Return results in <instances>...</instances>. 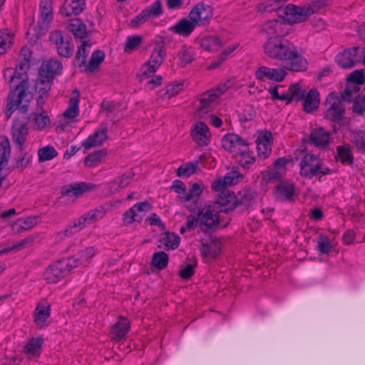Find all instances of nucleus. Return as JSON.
<instances>
[{
    "label": "nucleus",
    "instance_id": "nucleus-1",
    "mask_svg": "<svg viewBox=\"0 0 365 365\" xmlns=\"http://www.w3.org/2000/svg\"><path fill=\"white\" fill-rule=\"evenodd\" d=\"M19 61L15 71L7 68L4 73V78L9 80L10 88L5 110L7 119L17 110L22 113H26L33 98L29 91L30 84L27 76L30 63L21 60Z\"/></svg>",
    "mask_w": 365,
    "mask_h": 365
},
{
    "label": "nucleus",
    "instance_id": "nucleus-2",
    "mask_svg": "<svg viewBox=\"0 0 365 365\" xmlns=\"http://www.w3.org/2000/svg\"><path fill=\"white\" fill-rule=\"evenodd\" d=\"M288 0H269L261 5L260 9L265 12L276 11L284 21L297 24L307 21L314 13L327 6L324 0H316L307 3L301 6L292 4L284 5L282 2Z\"/></svg>",
    "mask_w": 365,
    "mask_h": 365
},
{
    "label": "nucleus",
    "instance_id": "nucleus-3",
    "mask_svg": "<svg viewBox=\"0 0 365 365\" xmlns=\"http://www.w3.org/2000/svg\"><path fill=\"white\" fill-rule=\"evenodd\" d=\"M264 53L273 59L284 61V68L291 71L303 72L307 68V59L289 47H264Z\"/></svg>",
    "mask_w": 365,
    "mask_h": 365
},
{
    "label": "nucleus",
    "instance_id": "nucleus-4",
    "mask_svg": "<svg viewBox=\"0 0 365 365\" xmlns=\"http://www.w3.org/2000/svg\"><path fill=\"white\" fill-rule=\"evenodd\" d=\"M40 11L38 24L30 26L26 33V37L31 44L36 43V41L43 36L49 28V24L53 19L52 1L41 0Z\"/></svg>",
    "mask_w": 365,
    "mask_h": 365
},
{
    "label": "nucleus",
    "instance_id": "nucleus-5",
    "mask_svg": "<svg viewBox=\"0 0 365 365\" xmlns=\"http://www.w3.org/2000/svg\"><path fill=\"white\" fill-rule=\"evenodd\" d=\"M333 171L327 167L319 155L307 153L300 163V175L308 179L330 175Z\"/></svg>",
    "mask_w": 365,
    "mask_h": 365
},
{
    "label": "nucleus",
    "instance_id": "nucleus-6",
    "mask_svg": "<svg viewBox=\"0 0 365 365\" xmlns=\"http://www.w3.org/2000/svg\"><path fill=\"white\" fill-rule=\"evenodd\" d=\"M79 259L67 258L58 260L49 266L44 272L43 277L48 283H56L63 278L73 268L78 266Z\"/></svg>",
    "mask_w": 365,
    "mask_h": 365
},
{
    "label": "nucleus",
    "instance_id": "nucleus-7",
    "mask_svg": "<svg viewBox=\"0 0 365 365\" xmlns=\"http://www.w3.org/2000/svg\"><path fill=\"white\" fill-rule=\"evenodd\" d=\"M228 208L225 210L219 209V207L209 206L202 209L199 212L200 226L202 231L207 232L211 229H214L219 225V212L228 211Z\"/></svg>",
    "mask_w": 365,
    "mask_h": 365
},
{
    "label": "nucleus",
    "instance_id": "nucleus-8",
    "mask_svg": "<svg viewBox=\"0 0 365 365\" xmlns=\"http://www.w3.org/2000/svg\"><path fill=\"white\" fill-rule=\"evenodd\" d=\"M325 118L340 123L343 120L345 108L341 101L332 93L329 94L325 102Z\"/></svg>",
    "mask_w": 365,
    "mask_h": 365
},
{
    "label": "nucleus",
    "instance_id": "nucleus-9",
    "mask_svg": "<svg viewBox=\"0 0 365 365\" xmlns=\"http://www.w3.org/2000/svg\"><path fill=\"white\" fill-rule=\"evenodd\" d=\"M222 148L229 152L237 155L240 152L245 153L249 145L246 140L235 133L225 135L221 140Z\"/></svg>",
    "mask_w": 365,
    "mask_h": 365
},
{
    "label": "nucleus",
    "instance_id": "nucleus-10",
    "mask_svg": "<svg viewBox=\"0 0 365 365\" xmlns=\"http://www.w3.org/2000/svg\"><path fill=\"white\" fill-rule=\"evenodd\" d=\"M360 48L365 47H349L336 57L338 64L343 68H351L360 62Z\"/></svg>",
    "mask_w": 365,
    "mask_h": 365
},
{
    "label": "nucleus",
    "instance_id": "nucleus-11",
    "mask_svg": "<svg viewBox=\"0 0 365 365\" xmlns=\"http://www.w3.org/2000/svg\"><path fill=\"white\" fill-rule=\"evenodd\" d=\"M257 197V193L254 190H245L239 192L238 196L235 197L232 205L228 207L229 210H233L239 208L240 211L246 210L250 206L255 203Z\"/></svg>",
    "mask_w": 365,
    "mask_h": 365
},
{
    "label": "nucleus",
    "instance_id": "nucleus-12",
    "mask_svg": "<svg viewBox=\"0 0 365 365\" xmlns=\"http://www.w3.org/2000/svg\"><path fill=\"white\" fill-rule=\"evenodd\" d=\"M95 185L86 182H76L65 185L61 187V194L62 196L79 197L84 193L93 190Z\"/></svg>",
    "mask_w": 365,
    "mask_h": 365
},
{
    "label": "nucleus",
    "instance_id": "nucleus-13",
    "mask_svg": "<svg viewBox=\"0 0 365 365\" xmlns=\"http://www.w3.org/2000/svg\"><path fill=\"white\" fill-rule=\"evenodd\" d=\"M212 17V7L202 3L195 6L189 14L190 19L193 21L197 24V26L205 24Z\"/></svg>",
    "mask_w": 365,
    "mask_h": 365
},
{
    "label": "nucleus",
    "instance_id": "nucleus-14",
    "mask_svg": "<svg viewBox=\"0 0 365 365\" xmlns=\"http://www.w3.org/2000/svg\"><path fill=\"white\" fill-rule=\"evenodd\" d=\"M222 242L215 236L210 235L208 240H201L200 252L205 257L216 258L221 253Z\"/></svg>",
    "mask_w": 365,
    "mask_h": 365
},
{
    "label": "nucleus",
    "instance_id": "nucleus-15",
    "mask_svg": "<svg viewBox=\"0 0 365 365\" xmlns=\"http://www.w3.org/2000/svg\"><path fill=\"white\" fill-rule=\"evenodd\" d=\"M255 78L261 81L271 80L282 82L287 76V72L282 68H270L267 66H260L255 71Z\"/></svg>",
    "mask_w": 365,
    "mask_h": 365
},
{
    "label": "nucleus",
    "instance_id": "nucleus-16",
    "mask_svg": "<svg viewBox=\"0 0 365 365\" xmlns=\"http://www.w3.org/2000/svg\"><path fill=\"white\" fill-rule=\"evenodd\" d=\"M276 198L282 202L293 201L295 194V185L288 180H281L275 187Z\"/></svg>",
    "mask_w": 365,
    "mask_h": 365
},
{
    "label": "nucleus",
    "instance_id": "nucleus-17",
    "mask_svg": "<svg viewBox=\"0 0 365 365\" xmlns=\"http://www.w3.org/2000/svg\"><path fill=\"white\" fill-rule=\"evenodd\" d=\"M62 64L57 60L50 59L43 62L41 64L38 74L41 78H48L50 80L53 78L61 73Z\"/></svg>",
    "mask_w": 365,
    "mask_h": 365
},
{
    "label": "nucleus",
    "instance_id": "nucleus-18",
    "mask_svg": "<svg viewBox=\"0 0 365 365\" xmlns=\"http://www.w3.org/2000/svg\"><path fill=\"white\" fill-rule=\"evenodd\" d=\"M258 155L267 158L272 152V135L270 131L265 130L259 134L256 140Z\"/></svg>",
    "mask_w": 365,
    "mask_h": 365
},
{
    "label": "nucleus",
    "instance_id": "nucleus-19",
    "mask_svg": "<svg viewBox=\"0 0 365 365\" xmlns=\"http://www.w3.org/2000/svg\"><path fill=\"white\" fill-rule=\"evenodd\" d=\"M52 81V80H50L48 78H41V76H39L36 81L35 91L37 93H38V96L36 98V102L38 106L41 107V109H42V106L48 98V92L51 90Z\"/></svg>",
    "mask_w": 365,
    "mask_h": 365
},
{
    "label": "nucleus",
    "instance_id": "nucleus-20",
    "mask_svg": "<svg viewBox=\"0 0 365 365\" xmlns=\"http://www.w3.org/2000/svg\"><path fill=\"white\" fill-rule=\"evenodd\" d=\"M192 139L200 146H205L210 143V133L207 125L202 123L198 122L191 131Z\"/></svg>",
    "mask_w": 365,
    "mask_h": 365
},
{
    "label": "nucleus",
    "instance_id": "nucleus-21",
    "mask_svg": "<svg viewBox=\"0 0 365 365\" xmlns=\"http://www.w3.org/2000/svg\"><path fill=\"white\" fill-rule=\"evenodd\" d=\"M28 126L26 122H21L15 120L11 128V135L13 140L19 145V149L21 150L23 145L26 140L28 135Z\"/></svg>",
    "mask_w": 365,
    "mask_h": 365
},
{
    "label": "nucleus",
    "instance_id": "nucleus-22",
    "mask_svg": "<svg viewBox=\"0 0 365 365\" xmlns=\"http://www.w3.org/2000/svg\"><path fill=\"white\" fill-rule=\"evenodd\" d=\"M309 140L319 148H326L331 142V133L322 127L312 130Z\"/></svg>",
    "mask_w": 365,
    "mask_h": 365
},
{
    "label": "nucleus",
    "instance_id": "nucleus-23",
    "mask_svg": "<svg viewBox=\"0 0 365 365\" xmlns=\"http://www.w3.org/2000/svg\"><path fill=\"white\" fill-rule=\"evenodd\" d=\"M85 9L84 0H64V4L60 9V13L66 17L78 15Z\"/></svg>",
    "mask_w": 365,
    "mask_h": 365
},
{
    "label": "nucleus",
    "instance_id": "nucleus-24",
    "mask_svg": "<svg viewBox=\"0 0 365 365\" xmlns=\"http://www.w3.org/2000/svg\"><path fill=\"white\" fill-rule=\"evenodd\" d=\"M130 324L129 321L123 317H120L118 322L112 327V339L118 341L126 336L129 332Z\"/></svg>",
    "mask_w": 365,
    "mask_h": 365
},
{
    "label": "nucleus",
    "instance_id": "nucleus-25",
    "mask_svg": "<svg viewBox=\"0 0 365 365\" xmlns=\"http://www.w3.org/2000/svg\"><path fill=\"white\" fill-rule=\"evenodd\" d=\"M51 315L50 304L45 300L41 301L36 306L34 314V320L36 325L43 327Z\"/></svg>",
    "mask_w": 365,
    "mask_h": 365
},
{
    "label": "nucleus",
    "instance_id": "nucleus-26",
    "mask_svg": "<svg viewBox=\"0 0 365 365\" xmlns=\"http://www.w3.org/2000/svg\"><path fill=\"white\" fill-rule=\"evenodd\" d=\"M107 139V129L103 128L96 130L93 135H89L86 140L82 141L81 145L86 150L101 145Z\"/></svg>",
    "mask_w": 365,
    "mask_h": 365
},
{
    "label": "nucleus",
    "instance_id": "nucleus-27",
    "mask_svg": "<svg viewBox=\"0 0 365 365\" xmlns=\"http://www.w3.org/2000/svg\"><path fill=\"white\" fill-rule=\"evenodd\" d=\"M304 110L311 113L317 110L319 106V93L315 88L311 89L304 98Z\"/></svg>",
    "mask_w": 365,
    "mask_h": 365
},
{
    "label": "nucleus",
    "instance_id": "nucleus-28",
    "mask_svg": "<svg viewBox=\"0 0 365 365\" xmlns=\"http://www.w3.org/2000/svg\"><path fill=\"white\" fill-rule=\"evenodd\" d=\"M197 24L191 19H182L170 29L182 36H188L195 29Z\"/></svg>",
    "mask_w": 365,
    "mask_h": 365
},
{
    "label": "nucleus",
    "instance_id": "nucleus-29",
    "mask_svg": "<svg viewBox=\"0 0 365 365\" xmlns=\"http://www.w3.org/2000/svg\"><path fill=\"white\" fill-rule=\"evenodd\" d=\"M133 176V173H128L116 178L108 184L110 191L111 192H116L120 189L128 186L132 182Z\"/></svg>",
    "mask_w": 365,
    "mask_h": 365
},
{
    "label": "nucleus",
    "instance_id": "nucleus-30",
    "mask_svg": "<svg viewBox=\"0 0 365 365\" xmlns=\"http://www.w3.org/2000/svg\"><path fill=\"white\" fill-rule=\"evenodd\" d=\"M337 155L336 160L340 161L343 165H354V158L351 151V148L349 145H339L336 148Z\"/></svg>",
    "mask_w": 365,
    "mask_h": 365
},
{
    "label": "nucleus",
    "instance_id": "nucleus-31",
    "mask_svg": "<svg viewBox=\"0 0 365 365\" xmlns=\"http://www.w3.org/2000/svg\"><path fill=\"white\" fill-rule=\"evenodd\" d=\"M80 100V93L78 90H73L69 101V106L64 112V116L66 118H73L78 115V104Z\"/></svg>",
    "mask_w": 365,
    "mask_h": 365
},
{
    "label": "nucleus",
    "instance_id": "nucleus-32",
    "mask_svg": "<svg viewBox=\"0 0 365 365\" xmlns=\"http://www.w3.org/2000/svg\"><path fill=\"white\" fill-rule=\"evenodd\" d=\"M285 93V96L287 98L285 99L286 104L289 105L292 101H301L304 98L305 92L301 88V86L297 83L292 84L287 93Z\"/></svg>",
    "mask_w": 365,
    "mask_h": 365
},
{
    "label": "nucleus",
    "instance_id": "nucleus-33",
    "mask_svg": "<svg viewBox=\"0 0 365 365\" xmlns=\"http://www.w3.org/2000/svg\"><path fill=\"white\" fill-rule=\"evenodd\" d=\"M67 29L76 38L83 39L87 35L86 26L79 19H71Z\"/></svg>",
    "mask_w": 365,
    "mask_h": 365
},
{
    "label": "nucleus",
    "instance_id": "nucleus-34",
    "mask_svg": "<svg viewBox=\"0 0 365 365\" xmlns=\"http://www.w3.org/2000/svg\"><path fill=\"white\" fill-rule=\"evenodd\" d=\"M105 53L101 50H96L85 67V72L93 73L99 68L100 64L104 61Z\"/></svg>",
    "mask_w": 365,
    "mask_h": 365
},
{
    "label": "nucleus",
    "instance_id": "nucleus-35",
    "mask_svg": "<svg viewBox=\"0 0 365 365\" xmlns=\"http://www.w3.org/2000/svg\"><path fill=\"white\" fill-rule=\"evenodd\" d=\"M168 250H174L180 245V238L173 232H166L163 233L160 240Z\"/></svg>",
    "mask_w": 365,
    "mask_h": 365
},
{
    "label": "nucleus",
    "instance_id": "nucleus-36",
    "mask_svg": "<svg viewBox=\"0 0 365 365\" xmlns=\"http://www.w3.org/2000/svg\"><path fill=\"white\" fill-rule=\"evenodd\" d=\"M43 339L41 338H32L25 346L26 354L29 357L39 356L42 348Z\"/></svg>",
    "mask_w": 365,
    "mask_h": 365
},
{
    "label": "nucleus",
    "instance_id": "nucleus-37",
    "mask_svg": "<svg viewBox=\"0 0 365 365\" xmlns=\"http://www.w3.org/2000/svg\"><path fill=\"white\" fill-rule=\"evenodd\" d=\"M107 155L106 149H102L88 155L84 160L85 165L88 168L97 166Z\"/></svg>",
    "mask_w": 365,
    "mask_h": 365
},
{
    "label": "nucleus",
    "instance_id": "nucleus-38",
    "mask_svg": "<svg viewBox=\"0 0 365 365\" xmlns=\"http://www.w3.org/2000/svg\"><path fill=\"white\" fill-rule=\"evenodd\" d=\"M217 99V96L215 94L214 90H209L203 93L199 98L200 105L198 106L199 110H208L211 104Z\"/></svg>",
    "mask_w": 365,
    "mask_h": 365
},
{
    "label": "nucleus",
    "instance_id": "nucleus-39",
    "mask_svg": "<svg viewBox=\"0 0 365 365\" xmlns=\"http://www.w3.org/2000/svg\"><path fill=\"white\" fill-rule=\"evenodd\" d=\"M71 40L69 34L61 31H54L50 34V42L56 46H68Z\"/></svg>",
    "mask_w": 365,
    "mask_h": 365
},
{
    "label": "nucleus",
    "instance_id": "nucleus-40",
    "mask_svg": "<svg viewBox=\"0 0 365 365\" xmlns=\"http://www.w3.org/2000/svg\"><path fill=\"white\" fill-rule=\"evenodd\" d=\"M11 154V147L9 139L4 136H0V163H8Z\"/></svg>",
    "mask_w": 365,
    "mask_h": 365
},
{
    "label": "nucleus",
    "instance_id": "nucleus-41",
    "mask_svg": "<svg viewBox=\"0 0 365 365\" xmlns=\"http://www.w3.org/2000/svg\"><path fill=\"white\" fill-rule=\"evenodd\" d=\"M169 257L163 251L155 252L152 257V265L158 269H165L168 264Z\"/></svg>",
    "mask_w": 365,
    "mask_h": 365
},
{
    "label": "nucleus",
    "instance_id": "nucleus-42",
    "mask_svg": "<svg viewBox=\"0 0 365 365\" xmlns=\"http://www.w3.org/2000/svg\"><path fill=\"white\" fill-rule=\"evenodd\" d=\"M58 155L57 150L52 145H47L38 150L39 162L51 160Z\"/></svg>",
    "mask_w": 365,
    "mask_h": 365
},
{
    "label": "nucleus",
    "instance_id": "nucleus-43",
    "mask_svg": "<svg viewBox=\"0 0 365 365\" xmlns=\"http://www.w3.org/2000/svg\"><path fill=\"white\" fill-rule=\"evenodd\" d=\"M317 250L320 254L329 255L333 250L330 239L323 235H320L317 240Z\"/></svg>",
    "mask_w": 365,
    "mask_h": 365
},
{
    "label": "nucleus",
    "instance_id": "nucleus-44",
    "mask_svg": "<svg viewBox=\"0 0 365 365\" xmlns=\"http://www.w3.org/2000/svg\"><path fill=\"white\" fill-rule=\"evenodd\" d=\"M235 200V196L233 192H230L229 190L222 191L217 194L214 206L215 207V205H219L220 207H224L230 204L229 206L230 207Z\"/></svg>",
    "mask_w": 365,
    "mask_h": 365
},
{
    "label": "nucleus",
    "instance_id": "nucleus-45",
    "mask_svg": "<svg viewBox=\"0 0 365 365\" xmlns=\"http://www.w3.org/2000/svg\"><path fill=\"white\" fill-rule=\"evenodd\" d=\"M120 106L115 101L103 100L101 103V112L107 117L118 113Z\"/></svg>",
    "mask_w": 365,
    "mask_h": 365
},
{
    "label": "nucleus",
    "instance_id": "nucleus-46",
    "mask_svg": "<svg viewBox=\"0 0 365 365\" xmlns=\"http://www.w3.org/2000/svg\"><path fill=\"white\" fill-rule=\"evenodd\" d=\"M235 155L238 159L240 165L244 168H249L255 162V158L250 154L249 145H247V150L245 153L240 152Z\"/></svg>",
    "mask_w": 365,
    "mask_h": 365
},
{
    "label": "nucleus",
    "instance_id": "nucleus-47",
    "mask_svg": "<svg viewBox=\"0 0 365 365\" xmlns=\"http://www.w3.org/2000/svg\"><path fill=\"white\" fill-rule=\"evenodd\" d=\"M143 11L149 19L151 18H157L160 16L163 13L161 1L156 0L150 6L143 9Z\"/></svg>",
    "mask_w": 365,
    "mask_h": 365
},
{
    "label": "nucleus",
    "instance_id": "nucleus-48",
    "mask_svg": "<svg viewBox=\"0 0 365 365\" xmlns=\"http://www.w3.org/2000/svg\"><path fill=\"white\" fill-rule=\"evenodd\" d=\"M165 56L166 51L163 47L155 48L153 51L148 62L158 68L163 62Z\"/></svg>",
    "mask_w": 365,
    "mask_h": 365
},
{
    "label": "nucleus",
    "instance_id": "nucleus-49",
    "mask_svg": "<svg viewBox=\"0 0 365 365\" xmlns=\"http://www.w3.org/2000/svg\"><path fill=\"white\" fill-rule=\"evenodd\" d=\"M280 26L281 24L274 19L266 22L263 26L262 31L267 34L269 39H272L274 36L278 35V29Z\"/></svg>",
    "mask_w": 365,
    "mask_h": 365
},
{
    "label": "nucleus",
    "instance_id": "nucleus-50",
    "mask_svg": "<svg viewBox=\"0 0 365 365\" xmlns=\"http://www.w3.org/2000/svg\"><path fill=\"white\" fill-rule=\"evenodd\" d=\"M202 190L201 186L198 182H195L192 185L189 191L187 190L185 201L186 202H196L200 196Z\"/></svg>",
    "mask_w": 365,
    "mask_h": 365
},
{
    "label": "nucleus",
    "instance_id": "nucleus-51",
    "mask_svg": "<svg viewBox=\"0 0 365 365\" xmlns=\"http://www.w3.org/2000/svg\"><path fill=\"white\" fill-rule=\"evenodd\" d=\"M96 254V250L93 247H86L84 250L78 253L76 256L72 257L73 259H79L78 261V266L83 262H87L90 258Z\"/></svg>",
    "mask_w": 365,
    "mask_h": 365
},
{
    "label": "nucleus",
    "instance_id": "nucleus-52",
    "mask_svg": "<svg viewBox=\"0 0 365 365\" xmlns=\"http://www.w3.org/2000/svg\"><path fill=\"white\" fill-rule=\"evenodd\" d=\"M236 47H227L220 54L219 58L214 61L209 66L208 69H215L224 62L228 56L235 51Z\"/></svg>",
    "mask_w": 365,
    "mask_h": 365
},
{
    "label": "nucleus",
    "instance_id": "nucleus-53",
    "mask_svg": "<svg viewBox=\"0 0 365 365\" xmlns=\"http://www.w3.org/2000/svg\"><path fill=\"white\" fill-rule=\"evenodd\" d=\"M33 158V155L29 152L22 153L21 156L15 160V164L14 168L21 169V170L26 168L31 163Z\"/></svg>",
    "mask_w": 365,
    "mask_h": 365
},
{
    "label": "nucleus",
    "instance_id": "nucleus-54",
    "mask_svg": "<svg viewBox=\"0 0 365 365\" xmlns=\"http://www.w3.org/2000/svg\"><path fill=\"white\" fill-rule=\"evenodd\" d=\"M15 35L8 29L0 30V46L14 44Z\"/></svg>",
    "mask_w": 365,
    "mask_h": 365
},
{
    "label": "nucleus",
    "instance_id": "nucleus-55",
    "mask_svg": "<svg viewBox=\"0 0 365 365\" xmlns=\"http://www.w3.org/2000/svg\"><path fill=\"white\" fill-rule=\"evenodd\" d=\"M197 163H186L181 165L177 171V175L179 177H190L196 172Z\"/></svg>",
    "mask_w": 365,
    "mask_h": 365
},
{
    "label": "nucleus",
    "instance_id": "nucleus-56",
    "mask_svg": "<svg viewBox=\"0 0 365 365\" xmlns=\"http://www.w3.org/2000/svg\"><path fill=\"white\" fill-rule=\"evenodd\" d=\"M34 120L38 130L44 129L50 123L49 117L45 112L41 113H34Z\"/></svg>",
    "mask_w": 365,
    "mask_h": 365
},
{
    "label": "nucleus",
    "instance_id": "nucleus-57",
    "mask_svg": "<svg viewBox=\"0 0 365 365\" xmlns=\"http://www.w3.org/2000/svg\"><path fill=\"white\" fill-rule=\"evenodd\" d=\"M243 178L242 175H241L240 173L237 171H230L227 173L223 180L225 181L224 183L226 184V185H235L238 183L240 180H242Z\"/></svg>",
    "mask_w": 365,
    "mask_h": 365
},
{
    "label": "nucleus",
    "instance_id": "nucleus-58",
    "mask_svg": "<svg viewBox=\"0 0 365 365\" xmlns=\"http://www.w3.org/2000/svg\"><path fill=\"white\" fill-rule=\"evenodd\" d=\"M123 220L125 224L129 225L135 221H141L142 215L135 212L131 207L124 213Z\"/></svg>",
    "mask_w": 365,
    "mask_h": 365
},
{
    "label": "nucleus",
    "instance_id": "nucleus-59",
    "mask_svg": "<svg viewBox=\"0 0 365 365\" xmlns=\"http://www.w3.org/2000/svg\"><path fill=\"white\" fill-rule=\"evenodd\" d=\"M171 189L179 195L180 198L185 201L187 188L184 182L179 180H175L173 182Z\"/></svg>",
    "mask_w": 365,
    "mask_h": 365
},
{
    "label": "nucleus",
    "instance_id": "nucleus-60",
    "mask_svg": "<svg viewBox=\"0 0 365 365\" xmlns=\"http://www.w3.org/2000/svg\"><path fill=\"white\" fill-rule=\"evenodd\" d=\"M182 87L183 85L182 83L175 81L167 86L165 95L167 96L168 98H170L182 91Z\"/></svg>",
    "mask_w": 365,
    "mask_h": 365
},
{
    "label": "nucleus",
    "instance_id": "nucleus-61",
    "mask_svg": "<svg viewBox=\"0 0 365 365\" xmlns=\"http://www.w3.org/2000/svg\"><path fill=\"white\" fill-rule=\"evenodd\" d=\"M348 81L356 84H363L365 82V75L362 70H356L350 73Z\"/></svg>",
    "mask_w": 365,
    "mask_h": 365
},
{
    "label": "nucleus",
    "instance_id": "nucleus-62",
    "mask_svg": "<svg viewBox=\"0 0 365 365\" xmlns=\"http://www.w3.org/2000/svg\"><path fill=\"white\" fill-rule=\"evenodd\" d=\"M157 68V66L150 62L144 64L141 68V80H144L152 76L155 73Z\"/></svg>",
    "mask_w": 365,
    "mask_h": 365
},
{
    "label": "nucleus",
    "instance_id": "nucleus-63",
    "mask_svg": "<svg viewBox=\"0 0 365 365\" xmlns=\"http://www.w3.org/2000/svg\"><path fill=\"white\" fill-rule=\"evenodd\" d=\"M152 207L148 202H141L136 203L132 207V209L135 212L142 215V218L145 213L151 210Z\"/></svg>",
    "mask_w": 365,
    "mask_h": 365
},
{
    "label": "nucleus",
    "instance_id": "nucleus-64",
    "mask_svg": "<svg viewBox=\"0 0 365 365\" xmlns=\"http://www.w3.org/2000/svg\"><path fill=\"white\" fill-rule=\"evenodd\" d=\"M354 111L357 114H363L365 113V96H359L354 103Z\"/></svg>",
    "mask_w": 365,
    "mask_h": 365
}]
</instances>
